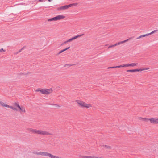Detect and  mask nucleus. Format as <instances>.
Segmentation results:
<instances>
[{
	"instance_id": "nucleus-26",
	"label": "nucleus",
	"mask_w": 158,
	"mask_h": 158,
	"mask_svg": "<svg viewBox=\"0 0 158 158\" xmlns=\"http://www.w3.org/2000/svg\"><path fill=\"white\" fill-rule=\"evenodd\" d=\"M53 156V155H52L50 153H48V156L50 157L51 158H52Z\"/></svg>"
},
{
	"instance_id": "nucleus-20",
	"label": "nucleus",
	"mask_w": 158,
	"mask_h": 158,
	"mask_svg": "<svg viewBox=\"0 0 158 158\" xmlns=\"http://www.w3.org/2000/svg\"><path fill=\"white\" fill-rule=\"evenodd\" d=\"M14 106L18 108H20V106L17 103H15L14 104Z\"/></svg>"
},
{
	"instance_id": "nucleus-16",
	"label": "nucleus",
	"mask_w": 158,
	"mask_h": 158,
	"mask_svg": "<svg viewBox=\"0 0 158 158\" xmlns=\"http://www.w3.org/2000/svg\"><path fill=\"white\" fill-rule=\"evenodd\" d=\"M73 65H74V64H65L64 65V67H69Z\"/></svg>"
},
{
	"instance_id": "nucleus-12",
	"label": "nucleus",
	"mask_w": 158,
	"mask_h": 158,
	"mask_svg": "<svg viewBox=\"0 0 158 158\" xmlns=\"http://www.w3.org/2000/svg\"><path fill=\"white\" fill-rule=\"evenodd\" d=\"M83 35V34H81L80 35H76V36H75L72 37V38L73 39V40H74L78 37H81V36H82Z\"/></svg>"
},
{
	"instance_id": "nucleus-30",
	"label": "nucleus",
	"mask_w": 158,
	"mask_h": 158,
	"mask_svg": "<svg viewBox=\"0 0 158 158\" xmlns=\"http://www.w3.org/2000/svg\"><path fill=\"white\" fill-rule=\"evenodd\" d=\"M142 37V36H141V35L140 36H139L138 37L136 38L135 39V40H136V39H140Z\"/></svg>"
},
{
	"instance_id": "nucleus-3",
	"label": "nucleus",
	"mask_w": 158,
	"mask_h": 158,
	"mask_svg": "<svg viewBox=\"0 0 158 158\" xmlns=\"http://www.w3.org/2000/svg\"><path fill=\"white\" fill-rule=\"evenodd\" d=\"M65 18V16L62 15H58L55 17L48 19V21H57V20L62 19Z\"/></svg>"
},
{
	"instance_id": "nucleus-29",
	"label": "nucleus",
	"mask_w": 158,
	"mask_h": 158,
	"mask_svg": "<svg viewBox=\"0 0 158 158\" xmlns=\"http://www.w3.org/2000/svg\"><path fill=\"white\" fill-rule=\"evenodd\" d=\"M2 51L5 52V50H4L3 48H1L0 49V52H2Z\"/></svg>"
},
{
	"instance_id": "nucleus-6",
	"label": "nucleus",
	"mask_w": 158,
	"mask_h": 158,
	"mask_svg": "<svg viewBox=\"0 0 158 158\" xmlns=\"http://www.w3.org/2000/svg\"><path fill=\"white\" fill-rule=\"evenodd\" d=\"M150 123L154 124H158V118H151L149 119Z\"/></svg>"
},
{
	"instance_id": "nucleus-41",
	"label": "nucleus",
	"mask_w": 158,
	"mask_h": 158,
	"mask_svg": "<svg viewBox=\"0 0 158 158\" xmlns=\"http://www.w3.org/2000/svg\"><path fill=\"white\" fill-rule=\"evenodd\" d=\"M36 91H40V88H39L38 89H37L36 90Z\"/></svg>"
},
{
	"instance_id": "nucleus-36",
	"label": "nucleus",
	"mask_w": 158,
	"mask_h": 158,
	"mask_svg": "<svg viewBox=\"0 0 158 158\" xmlns=\"http://www.w3.org/2000/svg\"><path fill=\"white\" fill-rule=\"evenodd\" d=\"M117 68V67H116V66H113V67L108 68Z\"/></svg>"
},
{
	"instance_id": "nucleus-17",
	"label": "nucleus",
	"mask_w": 158,
	"mask_h": 158,
	"mask_svg": "<svg viewBox=\"0 0 158 158\" xmlns=\"http://www.w3.org/2000/svg\"><path fill=\"white\" fill-rule=\"evenodd\" d=\"M149 69V68H140V69H139V71H142L143 70H146L148 69Z\"/></svg>"
},
{
	"instance_id": "nucleus-33",
	"label": "nucleus",
	"mask_w": 158,
	"mask_h": 158,
	"mask_svg": "<svg viewBox=\"0 0 158 158\" xmlns=\"http://www.w3.org/2000/svg\"><path fill=\"white\" fill-rule=\"evenodd\" d=\"M3 103L1 101H0V104L2 106Z\"/></svg>"
},
{
	"instance_id": "nucleus-8",
	"label": "nucleus",
	"mask_w": 158,
	"mask_h": 158,
	"mask_svg": "<svg viewBox=\"0 0 158 158\" xmlns=\"http://www.w3.org/2000/svg\"><path fill=\"white\" fill-rule=\"evenodd\" d=\"M52 134L48 132L44 131H40V135H50Z\"/></svg>"
},
{
	"instance_id": "nucleus-19",
	"label": "nucleus",
	"mask_w": 158,
	"mask_h": 158,
	"mask_svg": "<svg viewBox=\"0 0 158 158\" xmlns=\"http://www.w3.org/2000/svg\"><path fill=\"white\" fill-rule=\"evenodd\" d=\"M25 47V46H24L21 49L19 50L18 52H17L16 54H18L21 52L24 49Z\"/></svg>"
},
{
	"instance_id": "nucleus-24",
	"label": "nucleus",
	"mask_w": 158,
	"mask_h": 158,
	"mask_svg": "<svg viewBox=\"0 0 158 158\" xmlns=\"http://www.w3.org/2000/svg\"><path fill=\"white\" fill-rule=\"evenodd\" d=\"M73 40V39L72 38L70 39H69L68 40H67V42H70L71 41Z\"/></svg>"
},
{
	"instance_id": "nucleus-22",
	"label": "nucleus",
	"mask_w": 158,
	"mask_h": 158,
	"mask_svg": "<svg viewBox=\"0 0 158 158\" xmlns=\"http://www.w3.org/2000/svg\"><path fill=\"white\" fill-rule=\"evenodd\" d=\"M103 146L106 147L107 149H110L111 148L110 146L106 145H103Z\"/></svg>"
},
{
	"instance_id": "nucleus-27",
	"label": "nucleus",
	"mask_w": 158,
	"mask_h": 158,
	"mask_svg": "<svg viewBox=\"0 0 158 158\" xmlns=\"http://www.w3.org/2000/svg\"><path fill=\"white\" fill-rule=\"evenodd\" d=\"M70 48V47H68L66 48L63 49L62 50H63V52H64V51H65L67 50L68 49H69Z\"/></svg>"
},
{
	"instance_id": "nucleus-5",
	"label": "nucleus",
	"mask_w": 158,
	"mask_h": 158,
	"mask_svg": "<svg viewBox=\"0 0 158 158\" xmlns=\"http://www.w3.org/2000/svg\"><path fill=\"white\" fill-rule=\"evenodd\" d=\"M134 38H135L134 37H130L129 39H128L127 40H124L123 41H121V42H118V43H116V44H114V45H110V46H109L108 47V48H112V47H115V46H116L117 45H120V44H123V43H124L125 42H127V41H128L129 40H133V39Z\"/></svg>"
},
{
	"instance_id": "nucleus-39",
	"label": "nucleus",
	"mask_w": 158,
	"mask_h": 158,
	"mask_svg": "<svg viewBox=\"0 0 158 158\" xmlns=\"http://www.w3.org/2000/svg\"><path fill=\"white\" fill-rule=\"evenodd\" d=\"M154 33V32L152 31L151 32L149 33H148V34H149V35H151V34H153Z\"/></svg>"
},
{
	"instance_id": "nucleus-28",
	"label": "nucleus",
	"mask_w": 158,
	"mask_h": 158,
	"mask_svg": "<svg viewBox=\"0 0 158 158\" xmlns=\"http://www.w3.org/2000/svg\"><path fill=\"white\" fill-rule=\"evenodd\" d=\"M63 52H63V50H61L60 51V52L58 53L57 55H59L60 54V53H62Z\"/></svg>"
},
{
	"instance_id": "nucleus-32",
	"label": "nucleus",
	"mask_w": 158,
	"mask_h": 158,
	"mask_svg": "<svg viewBox=\"0 0 158 158\" xmlns=\"http://www.w3.org/2000/svg\"><path fill=\"white\" fill-rule=\"evenodd\" d=\"M13 109L14 110H16V111H18V109H17L16 108H15V107H13Z\"/></svg>"
},
{
	"instance_id": "nucleus-18",
	"label": "nucleus",
	"mask_w": 158,
	"mask_h": 158,
	"mask_svg": "<svg viewBox=\"0 0 158 158\" xmlns=\"http://www.w3.org/2000/svg\"><path fill=\"white\" fill-rule=\"evenodd\" d=\"M124 65H126V64H123L122 65H120L119 66H116V67H117V68H119L121 67H126L125 66H124Z\"/></svg>"
},
{
	"instance_id": "nucleus-13",
	"label": "nucleus",
	"mask_w": 158,
	"mask_h": 158,
	"mask_svg": "<svg viewBox=\"0 0 158 158\" xmlns=\"http://www.w3.org/2000/svg\"><path fill=\"white\" fill-rule=\"evenodd\" d=\"M48 153L46 152H40V155L42 156H48Z\"/></svg>"
},
{
	"instance_id": "nucleus-35",
	"label": "nucleus",
	"mask_w": 158,
	"mask_h": 158,
	"mask_svg": "<svg viewBox=\"0 0 158 158\" xmlns=\"http://www.w3.org/2000/svg\"><path fill=\"white\" fill-rule=\"evenodd\" d=\"M3 103L1 101H0V104L2 106Z\"/></svg>"
},
{
	"instance_id": "nucleus-25",
	"label": "nucleus",
	"mask_w": 158,
	"mask_h": 158,
	"mask_svg": "<svg viewBox=\"0 0 158 158\" xmlns=\"http://www.w3.org/2000/svg\"><path fill=\"white\" fill-rule=\"evenodd\" d=\"M148 35H149V34H146L142 35L141 36H142V37H145L148 36Z\"/></svg>"
},
{
	"instance_id": "nucleus-37",
	"label": "nucleus",
	"mask_w": 158,
	"mask_h": 158,
	"mask_svg": "<svg viewBox=\"0 0 158 158\" xmlns=\"http://www.w3.org/2000/svg\"><path fill=\"white\" fill-rule=\"evenodd\" d=\"M91 158H98V157L97 156H91Z\"/></svg>"
},
{
	"instance_id": "nucleus-9",
	"label": "nucleus",
	"mask_w": 158,
	"mask_h": 158,
	"mask_svg": "<svg viewBox=\"0 0 158 158\" xmlns=\"http://www.w3.org/2000/svg\"><path fill=\"white\" fill-rule=\"evenodd\" d=\"M138 63H133L131 64H126V65H124L126 67H128L129 66H136L137 64H138Z\"/></svg>"
},
{
	"instance_id": "nucleus-43",
	"label": "nucleus",
	"mask_w": 158,
	"mask_h": 158,
	"mask_svg": "<svg viewBox=\"0 0 158 158\" xmlns=\"http://www.w3.org/2000/svg\"><path fill=\"white\" fill-rule=\"evenodd\" d=\"M157 31V30H154V31H153V32L154 33L155 32Z\"/></svg>"
},
{
	"instance_id": "nucleus-34",
	"label": "nucleus",
	"mask_w": 158,
	"mask_h": 158,
	"mask_svg": "<svg viewBox=\"0 0 158 158\" xmlns=\"http://www.w3.org/2000/svg\"><path fill=\"white\" fill-rule=\"evenodd\" d=\"M3 103L1 101H0V104L2 106Z\"/></svg>"
},
{
	"instance_id": "nucleus-1",
	"label": "nucleus",
	"mask_w": 158,
	"mask_h": 158,
	"mask_svg": "<svg viewBox=\"0 0 158 158\" xmlns=\"http://www.w3.org/2000/svg\"><path fill=\"white\" fill-rule=\"evenodd\" d=\"M78 4V3H76L70 4L68 5L63 6H60V7H59L58 8L57 10L58 11H60V10H65L68 9L70 7H71L73 6H76V5H77Z\"/></svg>"
},
{
	"instance_id": "nucleus-40",
	"label": "nucleus",
	"mask_w": 158,
	"mask_h": 158,
	"mask_svg": "<svg viewBox=\"0 0 158 158\" xmlns=\"http://www.w3.org/2000/svg\"><path fill=\"white\" fill-rule=\"evenodd\" d=\"M35 153L38 154H40V152H35Z\"/></svg>"
},
{
	"instance_id": "nucleus-14",
	"label": "nucleus",
	"mask_w": 158,
	"mask_h": 158,
	"mask_svg": "<svg viewBox=\"0 0 158 158\" xmlns=\"http://www.w3.org/2000/svg\"><path fill=\"white\" fill-rule=\"evenodd\" d=\"M149 118H140V119H143V121H144L145 122H147L149 120Z\"/></svg>"
},
{
	"instance_id": "nucleus-2",
	"label": "nucleus",
	"mask_w": 158,
	"mask_h": 158,
	"mask_svg": "<svg viewBox=\"0 0 158 158\" xmlns=\"http://www.w3.org/2000/svg\"><path fill=\"white\" fill-rule=\"evenodd\" d=\"M75 102H76L81 107L89 108V107H91V106L90 104H87L82 101L76 100L75 101Z\"/></svg>"
},
{
	"instance_id": "nucleus-23",
	"label": "nucleus",
	"mask_w": 158,
	"mask_h": 158,
	"mask_svg": "<svg viewBox=\"0 0 158 158\" xmlns=\"http://www.w3.org/2000/svg\"><path fill=\"white\" fill-rule=\"evenodd\" d=\"M53 105L55 106V107H60V106L59 105H58L56 104H53Z\"/></svg>"
},
{
	"instance_id": "nucleus-38",
	"label": "nucleus",
	"mask_w": 158,
	"mask_h": 158,
	"mask_svg": "<svg viewBox=\"0 0 158 158\" xmlns=\"http://www.w3.org/2000/svg\"><path fill=\"white\" fill-rule=\"evenodd\" d=\"M7 107L10 108H11V109H13V107L11 106H9V107Z\"/></svg>"
},
{
	"instance_id": "nucleus-15",
	"label": "nucleus",
	"mask_w": 158,
	"mask_h": 158,
	"mask_svg": "<svg viewBox=\"0 0 158 158\" xmlns=\"http://www.w3.org/2000/svg\"><path fill=\"white\" fill-rule=\"evenodd\" d=\"M91 156H80L79 157H82L83 158H91Z\"/></svg>"
},
{
	"instance_id": "nucleus-31",
	"label": "nucleus",
	"mask_w": 158,
	"mask_h": 158,
	"mask_svg": "<svg viewBox=\"0 0 158 158\" xmlns=\"http://www.w3.org/2000/svg\"><path fill=\"white\" fill-rule=\"evenodd\" d=\"M68 43L67 41H65L63 43L61 44V45H63L64 44H66V43Z\"/></svg>"
},
{
	"instance_id": "nucleus-21",
	"label": "nucleus",
	"mask_w": 158,
	"mask_h": 158,
	"mask_svg": "<svg viewBox=\"0 0 158 158\" xmlns=\"http://www.w3.org/2000/svg\"><path fill=\"white\" fill-rule=\"evenodd\" d=\"M2 106L7 107H9V105H8L6 104L3 103V105Z\"/></svg>"
},
{
	"instance_id": "nucleus-11",
	"label": "nucleus",
	"mask_w": 158,
	"mask_h": 158,
	"mask_svg": "<svg viewBox=\"0 0 158 158\" xmlns=\"http://www.w3.org/2000/svg\"><path fill=\"white\" fill-rule=\"evenodd\" d=\"M139 69H133L128 70H127V72H139Z\"/></svg>"
},
{
	"instance_id": "nucleus-7",
	"label": "nucleus",
	"mask_w": 158,
	"mask_h": 158,
	"mask_svg": "<svg viewBox=\"0 0 158 158\" xmlns=\"http://www.w3.org/2000/svg\"><path fill=\"white\" fill-rule=\"evenodd\" d=\"M29 131L31 132L32 133H34L36 134H40V130H37L35 129H32L30 128L29 129Z\"/></svg>"
},
{
	"instance_id": "nucleus-10",
	"label": "nucleus",
	"mask_w": 158,
	"mask_h": 158,
	"mask_svg": "<svg viewBox=\"0 0 158 158\" xmlns=\"http://www.w3.org/2000/svg\"><path fill=\"white\" fill-rule=\"evenodd\" d=\"M18 111L20 112H25V108L23 106H21V107H20V108H19V110H18Z\"/></svg>"
},
{
	"instance_id": "nucleus-42",
	"label": "nucleus",
	"mask_w": 158,
	"mask_h": 158,
	"mask_svg": "<svg viewBox=\"0 0 158 158\" xmlns=\"http://www.w3.org/2000/svg\"><path fill=\"white\" fill-rule=\"evenodd\" d=\"M46 0H40V2H44Z\"/></svg>"
},
{
	"instance_id": "nucleus-4",
	"label": "nucleus",
	"mask_w": 158,
	"mask_h": 158,
	"mask_svg": "<svg viewBox=\"0 0 158 158\" xmlns=\"http://www.w3.org/2000/svg\"><path fill=\"white\" fill-rule=\"evenodd\" d=\"M52 92V89H47L40 88V93L44 94H48Z\"/></svg>"
}]
</instances>
